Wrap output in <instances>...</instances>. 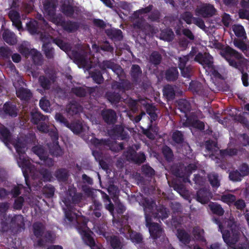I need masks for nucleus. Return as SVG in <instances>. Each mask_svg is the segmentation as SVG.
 Segmentation results:
<instances>
[{
	"label": "nucleus",
	"instance_id": "obj_1",
	"mask_svg": "<svg viewBox=\"0 0 249 249\" xmlns=\"http://www.w3.org/2000/svg\"><path fill=\"white\" fill-rule=\"evenodd\" d=\"M75 188L71 187L66 197L63 198V209L65 215L67 223L74 225L80 234L84 242L89 246L91 249H103L100 244H95L92 236V232L89 230L90 226L87 225V220L83 216L78 215L73 210L72 205L78 204L85 197L81 194H75ZM107 227L105 225L94 226L95 231L99 235L103 236L109 242L112 249H121L123 246V239L116 236H111L106 231Z\"/></svg>",
	"mask_w": 249,
	"mask_h": 249
},
{
	"label": "nucleus",
	"instance_id": "obj_2",
	"mask_svg": "<svg viewBox=\"0 0 249 249\" xmlns=\"http://www.w3.org/2000/svg\"><path fill=\"white\" fill-rule=\"evenodd\" d=\"M214 221L218 225L223 240L228 246L234 249H249V243L245 237H241L239 228L232 218L226 221L224 225L217 219H214Z\"/></svg>",
	"mask_w": 249,
	"mask_h": 249
},
{
	"label": "nucleus",
	"instance_id": "obj_3",
	"mask_svg": "<svg viewBox=\"0 0 249 249\" xmlns=\"http://www.w3.org/2000/svg\"><path fill=\"white\" fill-rule=\"evenodd\" d=\"M35 138L34 134H31L29 137L26 136V138L20 137L18 140L13 142L18 155V158L17 159L18 163L22 169L26 185L29 187L30 190L31 189L27 180V176L30 175L35 178V175L34 167L31 164L29 160L25 157V152L27 149V144L33 142Z\"/></svg>",
	"mask_w": 249,
	"mask_h": 249
},
{
	"label": "nucleus",
	"instance_id": "obj_4",
	"mask_svg": "<svg viewBox=\"0 0 249 249\" xmlns=\"http://www.w3.org/2000/svg\"><path fill=\"white\" fill-rule=\"evenodd\" d=\"M55 0H45L43 4V13L45 17L56 25L62 26L65 30L72 32L78 28L76 23L64 22L61 18L54 15Z\"/></svg>",
	"mask_w": 249,
	"mask_h": 249
},
{
	"label": "nucleus",
	"instance_id": "obj_5",
	"mask_svg": "<svg viewBox=\"0 0 249 249\" xmlns=\"http://www.w3.org/2000/svg\"><path fill=\"white\" fill-rule=\"evenodd\" d=\"M145 212L146 226L149 229L151 236L153 239H156L162 236L161 228L158 224L153 222L151 213L155 207V203L151 199L145 198L142 202Z\"/></svg>",
	"mask_w": 249,
	"mask_h": 249
},
{
	"label": "nucleus",
	"instance_id": "obj_6",
	"mask_svg": "<svg viewBox=\"0 0 249 249\" xmlns=\"http://www.w3.org/2000/svg\"><path fill=\"white\" fill-rule=\"evenodd\" d=\"M40 38L43 42L42 46L43 49L45 53L46 56L48 58H52L53 56V50L49 45L52 41L54 42L61 50H63L66 53L69 50V45L60 39L52 40V38L50 35H46V34L43 35L42 33L40 35Z\"/></svg>",
	"mask_w": 249,
	"mask_h": 249
},
{
	"label": "nucleus",
	"instance_id": "obj_7",
	"mask_svg": "<svg viewBox=\"0 0 249 249\" xmlns=\"http://www.w3.org/2000/svg\"><path fill=\"white\" fill-rule=\"evenodd\" d=\"M221 53L229 62V64L233 67L240 69L246 62V60L242 58L240 54L230 47H226Z\"/></svg>",
	"mask_w": 249,
	"mask_h": 249
},
{
	"label": "nucleus",
	"instance_id": "obj_8",
	"mask_svg": "<svg viewBox=\"0 0 249 249\" xmlns=\"http://www.w3.org/2000/svg\"><path fill=\"white\" fill-rule=\"evenodd\" d=\"M47 121H44V123H41L37 125V129L39 131L42 132H49V134L52 138L53 140H54V143L53 147H50V152L53 155L58 156L62 154V151L60 146L58 145L57 140L58 139V134L55 130V128H50L47 125L46 123H47Z\"/></svg>",
	"mask_w": 249,
	"mask_h": 249
},
{
	"label": "nucleus",
	"instance_id": "obj_9",
	"mask_svg": "<svg viewBox=\"0 0 249 249\" xmlns=\"http://www.w3.org/2000/svg\"><path fill=\"white\" fill-rule=\"evenodd\" d=\"M195 60L203 67L208 74H212L215 76H217L219 75L218 72L213 66V58L209 53H198L196 56Z\"/></svg>",
	"mask_w": 249,
	"mask_h": 249
},
{
	"label": "nucleus",
	"instance_id": "obj_10",
	"mask_svg": "<svg viewBox=\"0 0 249 249\" xmlns=\"http://www.w3.org/2000/svg\"><path fill=\"white\" fill-rule=\"evenodd\" d=\"M55 119L56 121L63 124L75 134H79L80 132H85L89 129V127L86 124H83L80 122L69 124L66 119L60 113L56 114Z\"/></svg>",
	"mask_w": 249,
	"mask_h": 249
},
{
	"label": "nucleus",
	"instance_id": "obj_11",
	"mask_svg": "<svg viewBox=\"0 0 249 249\" xmlns=\"http://www.w3.org/2000/svg\"><path fill=\"white\" fill-rule=\"evenodd\" d=\"M28 45V42H25L21 45L19 47V51L26 57L31 55L34 62L38 64L41 60L40 53L35 49H30L27 47Z\"/></svg>",
	"mask_w": 249,
	"mask_h": 249
},
{
	"label": "nucleus",
	"instance_id": "obj_12",
	"mask_svg": "<svg viewBox=\"0 0 249 249\" xmlns=\"http://www.w3.org/2000/svg\"><path fill=\"white\" fill-rule=\"evenodd\" d=\"M13 84L16 89L17 96L21 100L26 101L31 97L30 91L22 87L24 83L21 79L18 80V83L14 82Z\"/></svg>",
	"mask_w": 249,
	"mask_h": 249
},
{
	"label": "nucleus",
	"instance_id": "obj_13",
	"mask_svg": "<svg viewBox=\"0 0 249 249\" xmlns=\"http://www.w3.org/2000/svg\"><path fill=\"white\" fill-rule=\"evenodd\" d=\"M215 12L213 6L209 4H201L197 6L196 14L203 17L212 16Z\"/></svg>",
	"mask_w": 249,
	"mask_h": 249
},
{
	"label": "nucleus",
	"instance_id": "obj_14",
	"mask_svg": "<svg viewBox=\"0 0 249 249\" xmlns=\"http://www.w3.org/2000/svg\"><path fill=\"white\" fill-rule=\"evenodd\" d=\"M120 231L124 234L126 238L129 237L132 242L135 244L140 243L142 240L141 235L132 231L128 226H125L123 229L121 230Z\"/></svg>",
	"mask_w": 249,
	"mask_h": 249
},
{
	"label": "nucleus",
	"instance_id": "obj_15",
	"mask_svg": "<svg viewBox=\"0 0 249 249\" xmlns=\"http://www.w3.org/2000/svg\"><path fill=\"white\" fill-rule=\"evenodd\" d=\"M124 155L127 160L137 163L143 162L145 160L144 155L143 153L136 154L133 147L130 148Z\"/></svg>",
	"mask_w": 249,
	"mask_h": 249
},
{
	"label": "nucleus",
	"instance_id": "obj_16",
	"mask_svg": "<svg viewBox=\"0 0 249 249\" xmlns=\"http://www.w3.org/2000/svg\"><path fill=\"white\" fill-rule=\"evenodd\" d=\"M33 152L41 160H43L45 164L50 166L53 164V160L50 158L46 156V153L41 145L33 147Z\"/></svg>",
	"mask_w": 249,
	"mask_h": 249
},
{
	"label": "nucleus",
	"instance_id": "obj_17",
	"mask_svg": "<svg viewBox=\"0 0 249 249\" xmlns=\"http://www.w3.org/2000/svg\"><path fill=\"white\" fill-rule=\"evenodd\" d=\"M37 18L38 20V22L36 20H33L27 23L28 30L32 34L37 33L39 24H43L46 28H48L45 21L42 18L41 15H38Z\"/></svg>",
	"mask_w": 249,
	"mask_h": 249
},
{
	"label": "nucleus",
	"instance_id": "obj_18",
	"mask_svg": "<svg viewBox=\"0 0 249 249\" xmlns=\"http://www.w3.org/2000/svg\"><path fill=\"white\" fill-rule=\"evenodd\" d=\"M74 62L79 68H83L87 70L91 68V61L85 55H76L74 58Z\"/></svg>",
	"mask_w": 249,
	"mask_h": 249
},
{
	"label": "nucleus",
	"instance_id": "obj_19",
	"mask_svg": "<svg viewBox=\"0 0 249 249\" xmlns=\"http://www.w3.org/2000/svg\"><path fill=\"white\" fill-rule=\"evenodd\" d=\"M5 115L11 116H16L17 115V109L14 105L6 103L3 106L2 108L0 105V116L4 117Z\"/></svg>",
	"mask_w": 249,
	"mask_h": 249
},
{
	"label": "nucleus",
	"instance_id": "obj_20",
	"mask_svg": "<svg viewBox=\"0 0 249 249\" xmlns=\"http://www.w3.org/2000/svg\"><path fill=\"white\" fill-rule=\"evenodd\" d=\"M190 56H184L179 58V68L182 75L184 77H188L190 75L191 69L189 67H186V62L189 60Z\"/></svg>",
	"mask_w": 249,
	"mask_h": 249
},
{
	"label": "nucleus",
	"instance_id": "obj_21",
	"mask_svg": "<svg viewBox=\"0 0 249 249\" xmlns=\"http://www.w3.org/2000/svg\"><path fill=\"white\" fill-rule=\"evenodd\" d=\"M100 67L102 69H110L118 76H121L123 72L122 69L119 66L108 61H104Z\"/></svg>",
	"mask_w": 249,
	"mask_h": 249
},
{
	"label": "nucleus",
	"instance_id": "obj_22",
	"mask_svg": "<svg viewBox=\"0 0 249 249\" xmlns=\"http://www.w3.org/2000/svg\"><path fill=\"white\" fill-rule=\"evenodd\" d=\"M211 198V194L205 189H200L197 193V200L201 204L208 202Z\"/></svg>",
	"mask_w": 249,
	"mask_h": 249
},
{
	"label": "nucleus",
	"instance_id": "obj_23",
	"mask_svg": "<svg viewBox=\"0 0 249 249\" xmlns=\"http://www.w3.org/2000/svg\"><path fill=\"white\" fill-rule=\"evenodd\" d=\"M140 103L144 106L146 109L147 113L149 115L152 120H155L157 118L156 109L154 106L151 105L149 101H140Z\"/></svg>",
	"mask_w": 249,
	"mask_h": 249
},
{
	"label": "nucleus",
	"instance_id": "obj_24",
	"mask_svg": "<svg viewBox=\"0 0 249 249\" xmlns=\"http://www.w3.org/2000/svg\"><path fill=\"white\" fill-rule=\"evenodd\" d=\"M9 17L13 22V24L18 30L22 28L21 23L19 20V14L14 10H11L9 13Z\"/></svg>",
	"mask_w": 249,
	"mask_h": 249
},
{
	"label": "nucleus",
	"instance_id": "obj_25",
	"mask_svg": "<svg viewBox=\"0 0 249 249\" xmlns=\"http://www.w3.org/2000/svg\"><path fill=\"white\" fill-rule=\"evenodd\" d=\"M102 116L104 120L108 124L114 123L116 119V113L111 109L103 111Z\"/></svg>",
	"mask_w": 249,
	"mask_h": 249
},
{
	"label": "nucleus",
	"instance_id": "obj_26",
	"mask_svg": "<svg viewBox=\"0 0 249 249\" xmlns=\"http://www.w3.org/2000/svg\"><path fill=\"white\" fill-rule=\"evenodd\" d=\"M183 125L188 126H193L194 127L197 128L200 130H202L204 128V124L203 122L198 120H193L189 118H187L186 122L183 123Z\"/></svg>",
	"mask_w": 249,
	"mask_h": 249
},
{
	"label": "nucleus",
	"instance_id": "obj_27",
	"mask_svg": "<svg viewBox=\"0 0 249 249\" xmlns=\"http://www.w3.org/2000/svg\"><path fill=\"white\" fill-rule=\"evenodd\" d=\"M3 38L6 42L11 45H13L17 42L15 35L8 30L3 32Z\"/></svg>",
	"mask_w": 249,
	"mask_h": 249
},
{
	"label": "nucleus",
	"instance_id": "obj_28",
	"mask_svg": "<svg viewBox=\"0 0 249 249\" xmlns=\"http://www.w3.org/2000/svg\"><path fill=\"white\" fill-rule=\"evenodd\" d=\"M31 121L34 124H38L39 121H46L48 117L41 115L36 109H34L31 112Z\"/></svg>",
	"mask_w": 249,
	"mask_h": 249
},
{
	"label": "nucleus",
	"instance_id": "obj_29",
	"mask_svg": "<svg viewBox=\"0 0 249 249\" xmlns=\"http://www.w3.org/2000/svg\"><path fill=\"white\" fill-rule=\"evenodd\" d=\"M93 202V204L90 207V214L92 215H94L96 217H99L101 215L100 210L102 208V205L99 202L96 200H94Z\"/></svg>",
	"mask_w": 249,
	"mask_h": 249
},
{
	"label": "nucleus",
	"instance_id": "obj_30",
	"mask_svg": "<svg viewBox=\"0 0 249 249\" xmlns=\"http://www.w3.org/2000/svg\"><path fill=\"white\" fill-rule=\"evenodd\" d=\"M242 5L244 9L241 10L239 14L240 18L247 19L249 20V0L248 2L243 1Z\"/></svg>",
	"mask_w": 249,
	"mask_h": 249
},
{
	"label": "nucleus",
	"instance_id": "obj_31",
	"mask_svg": "<svg viewBox=\"0 0 249 249\" xmlns=\"http://www.w3.org/2000/svg\"><path fill=\"white\" fill-rule=\"evenodd\" d=\"M0 138L5 144H7V142L10 141L11 135L9 131L1 124H0Z\"/></svg>",
	"mask_w": 249,
	"mask_h": 249
},
{
	"label": "nucleus",
	"instance_id": "obj_32",
	"mask_svg": "<svg viewBox=\"0 0 249 249\" xmlns=\"http://www.w3.org/2000/svg\"><path fill=\"white\" fill-rule=\"evenodd\" d=\"M81 110V107L76 102L69 104L67 107V112L71 115L77 114Z\"/></svg>",
	"mask_w": 249,
	"mask_h": 249
},
{
	"label": "nucleus",
	"instance_id": "obj_33",
	"mask_svg": "<svg viewBox=\"0 0 249 249\" xmlns=\"http://www.w3.org/2000/svg\"><path fill=\"white\" fill-rule=\"evenodd\" d=\"M196 168V166L193 164H190L186 169H185V173L184 175L182 174L178 173L177 175L179 178H184L183 181L184 182H186L188 180V176H189L194 170H195Z\"/></svg>",
	"mask_w": 249,
	"mask_h": 249
},
{
	"label": "nucleus",
	"instance_id": "obj_34",
	"mask_svg": "<svg viewBox=\"0 0 249 249\" xmlns=\"http://www.w3.org/2000/svg\"><path fill=\"white\" fill-rule=\"evenodd\" d=\"M95 191L96 192H97V191ZM97 192H98L99 193H101L102 195V197L103 198L106 209L110 212L111 214L113 216V205L110 202V201L109 199L108 196L106 194L103 193L101 191L98 190L97 191Z\"/></svg>",
	"mask_w": 249,
	"mask_h": 249
},
{
	"label": "nucleus",
	"instance_id": "obj_35",
	"mask_svg": "<svg viewBox=\"0 0 249 249\" xmlns=\"http://www.w3.org/2000/svg\"><path fill=\"white\" fill-rule=\"evenodd\" d=\"M177 236L179 240L183 244H187L190 241L189 235L182 230H178Z\"/></svg>",
	"mask_w": 249,
	"mask_h": 249
},
{
	"label": "nucleus",
	"instance_id": "obj_36",
	"mask_svg": "<svg viewBox=\"0 0 249 249\" xmlns=\"http://www.w3.org/2000/svg\"><path fill=\"white\" fill-rule=\"evenodd\" d=\"M193 234L196 240L205 243L206 240L204 237V231L199 227H196L194 229Z\"/></svg>",
	"mask_w": 249,
	"mask_h": 249
},
{
	"label": "nucleus",
	"instance_id": "obj_37",
	"mask_svg": "<svg viewBox=\"0 0 249 249\" xmlns=\"http://www.w3.org/2000/svg\"><path fill=\"white\" fill-rule=\"evenodd\" d=\"M209 207L213 213L218 215H222L224 212L221 206L217 203L211 202L209 205Z\"/></svg>",
	"mask_w": 249,
	"mask_h": 249
},
{
	"label": "nucleus",
	"instance_id": "obj_38",
	"mask_svg": "<svg viewBox=\"0 0 249 249\" xmlns=\"http://www.w3.org/2000/svg\"><path fill=\"white\" fill-rule=\"evenodd\" d=\"M157 213L154 214L153 218H155L156 217H158L163 219L168 217L169 212L163 206H160L157 209Z\"/></svg>",
	"mask_w": 249,
	"mask_h": 249
},
{
	"label": "nucleus",
	"instance_id": "obj_39",
	"mask_svg": "<svg viewBox=\"0 0 249 249\" xmlns=\"http://www.w3.org/2000/svg\"><path fill=\"white\" fill-rule=\"evenodd\" d=\"M163 95L168 99H172L175 95L174 88L170 85L165 86L163 90Z\"/></svg>",
	"mask_w": 249,
	"mask_h": 249
},
{
	"label": "nucleus",
	"instance_id": "obj_40",
	"mask_svg": "<svg viewBox=\"0 0 249 249\" xmlns=\"http://www.w3.org/2000/svg\"><path fill=\"white\" fill-rule=\"evenodd\" d=\"M178 76L177 69L175 67L169 69L166 73V77L168 80H175Z\"/></svg>",
	"mask_w": 249,
	"mask_h": 249
},
{
	"label": "nucleus",
	"instance_id": "obj_41",
	"mask_svg": "<svg viewBox=\"0 0 249 249\" xmlns=\"http://www.w3.org/2000/svg\"><path fill=\"white\" fill-rule=\"evenodd\" d=\"M221 200L223 202L227 203L229 205H231L234 202H235L236 200V197L233 195L227 194L222 196Z\"/></svg>",
	"mask_w": 249,
	"mask_h": 249
},
{
	"label": "nucleus",
	"instance_id": "obj_42",
	"mask_svg": "<svg viewBox=\"0 0 249 249\" xmlns=\"http://www.w3.org/2000/svg\"><path fill=\"white\" fill-rule=\"evenodd\" d=\"M115 137L118 139H124L125 138V135L123 127L122 125L116 126L114 129Z\"/></svg>",
	"mask_w": 249,
	"mask_h": 249
},
{
	"label": "nucleus",
	"instance_id": "obj_43",
	"mask_svg": "<svg viewBox=\"0 0 249 249\" xmlns=\"http://www.w3.org/2000/svg\"><path fill=\"white\" fill-rule=\"evenodd\" d=\"M232 30L237 36H243L245 34L244 27L240 25H234L232 26Z\"/></svg>",
	"mask_w": 249,
	"mask_h": 249
},
{
	"label": "nucleus",
	"instance_id": "obj_44",
	"mask_svg": "<svg viewBox=\"0 0 249 249\" xmlns=\"http://www.w3.org/2000/svg\"><path fill=\"white\" fill-rule=\"evenodd\" d=\"M40 107L44 111L50 112L51 111L50 104L48 100L43 98L41 99L39 103Z\"/></svg>",
	"mask_w": 249,
	"mask_h": 249
},
{
	"label": "nucleus",
	"instance_id": "obj_45",
	"mask_svg": "<svg viewBox=\"0 0 249 249\" xmlns=\"http://www.w3.org/2000/svg\"><path fill=\"white\" fill-rule=\"evenodd\" d=\"M107 96L108 100L112 104H116L117 103H118L121 100L120 96L118 93H108L107 94Z\"/></svg>",
	"mask_w": 249,
	"mask_h": 249
},
{
	"label": "nucleus",
	"instance_id": "obj_46",
	"mask_svg": "<svg viewBox=\"0 0 249 249\" xmlns=\"http://www.w3.org/2000/svg\"><path fill=\"white\" fill-rule=\"evenodd\" d=\"M152 6L149 5L144 9H141L135 13V16H138V18H142L143 17L147 16V13L150 11L152 9Z\"/></svg>",
	"mask_w": 249,
	"mask_h": 249
},
{
	"label": "nucleus",
	"instance_id": "obj_47",
	"mask_svg": "<svg viewBox=\"0 0 249 249\" xmlns=\"http://www.w3.org/2000/svg\"><path fill=\"white\" fill-rule=\"evenodd\" d=\"M34 233L36 237H39L42 235V231L44 229L43 226L41 223H36L33 226Z\"/></svg>",
	"mask_w": 249,
	"mask_h": 249
},
{
	"label": "nucleus",
	"instance_id": "obj_48",
	"mask_svg": "<svg viewBox=\"0 0 249 249\" xmlns=\"http://www.w3.org/2000/svg\"><path fill=\"white\" fill-rule=\"evenodd\" d=\"M210 182L213 187L217 188L219 186V180L218 176L215 174H211L209 176Z\"/></svg>",
	"mask_w": 249,
	"mask_h": 249
},
{
	"label": "nucleus",
	"instance_id": "obj_49",
	"mask_svg": "<svg viewBox=\"0 0 249 249\" xmlns=\"http://www.w3.org/2000/svg\"><path fill=\"white\" fill-rule=\"evenodd\" d=\"M178 108L181 111L186 112L188 111L190 108L189 104L188 102L184 100H180L178 102Z\"/></svg>",
	"mask_w": 249,
	"mask_h": 249
},
{
	"label": "nucleus",
	"instance_id": "obj_50",
	"mask_svg": "<svg viewBox=\"0 0 249 249\" xmlns=\"http://www.w3.org/2000/svg\"><path fill=\"white\" fill-rule=\"evenodd\" d=\"M56 177L59 180L64 181L68 177L67 171L65 169H59L56 172Z\"/></svg>",
	"mask_w": 249,
	"mask_h": 249
},
{
	"label": "nucleus",
	"instance_id": "obj_51",
	"mask_svg": "<svg viewBox=\"0 0 249 249\" xmlns=\"http://www.w3.org/2000/svg\"><path fill=\"white\" fill-rule=\"evenodd\" d=\"M42 192L47 197H51L53 196L54 194V189L52 186L49 185L43 188Z\"/></svg>",
	"mask_w": 249,
	"mask_h": 249
},
{
	"label": "nucleus",
	"instance_id": "obj_52",
	"mask_svg": "<svg viewBox=\"0 0 249 249\" xmlns=\"http://www.w3.org/2000/svg\"><path fill=\"white\" fill-rule=\"evenodd\" d=\"M243 177L244 176L237 171L231 172L229 175L230 179L234 181H240Z\"/></svg>",
	"mask_w": 249,
	"mask_h": 249
},
{
	"label": "nucleus",
	"instance_id": "obj_53",
	"mask_svg": "<svg viewBox=\"0 0 249 249\" xmlns=\"http://www.w3.org/2000/svg\"><path fill=\"white\" fill-rule=\"evenodd\" d=\"M93 80L97 83H101L103 81V76L101 73L99 71L92 72L90 73Z\"/></svg>",
	"mask_w": 249,
	"mask_h": 249
},
{
	"label": "nucleus",
	"instance_id": "obj_54",
	"mask_svg": "<svg viewBox=\"0 0 249 249\" xmlns=\"http://www.w3.org/2000/svg\"><path fill=\"white\" fill-rule=\"evenodd\" d=\"M39 81L41 86L44 89H48L51 83V80L46 78L44 76L39 77Z\"/></svg>",
	"mask_w": 249,
	"mask_h": 249
},
{
	"label": "nucleus",
	"instance_id": "obj_55",
	"mask_svg": "<svg viewBox=\"0 0 249 249\" xmlns=\"http://www.w3.org/2000/svg\"><path fill=\"white\" fill-rule=\"evenodd\" d=\"M160 56L157 52L153 53L150 57L151 62L155 64H158L160 61Z\"/></svg>",
	"mask_w": 249,
	"mask_h": 249
},
{
	"label": "nucleus",
	"instance_id": "obj_56",
	"mask_svg": "<svg viewBox=\"0 0 249 249\" xmlns=\"http://www.w3.org/2000/svg\"><path fill=\"white\" fill-rule=\"evenodd\" d=\"M62 10L65 15L69 16H71L73 12L72 7L70 5H66V4L62 6Z\"/></svg>",
	"mask_w": 249,
	"mask_h": 249
},
{
	"label": "nucleus",
	"instance_id": "obj_57",
	"mask_svg": "<svg viewBox=\"0 0 249 249\" xmlns=\"http://www.w3.org/2000/svg\"><path fill=\"white\" fill-rule=\"evenodd\" d=\"M206 149L209 151H216L217 147L216 143L214 141H209L206 142Z\"/></svg>",
	"mask_w": 249,
	"mask_h": 249
},
{
	"label": "nucleus",
	"instance_id": "obj_58",
	"mask_svg": "<svg viewBox=\"0 0 249 249\" xmlns=\"http://www.w3.org/2000/svg\"><path fill=\"white\" fill-rule=\"evenodd\" d=\"M163 154L168 160H171L172 158V153L170 148L167 146H164L162 149Z\"/></svg>",
	"mask_w": 249,
	"mask_h": 249
},
{
	"label": "nucleus",
	"instance_id": "obj_59",
	"mask_svg": "<svg viewBox=\"0 0 249 249\" xmlns=\"http://www.w3.org/2000/svg\"><path fill=\"white\" fill-rule=\"evenodd\" d=\"M173 140L176 143H180L183 140L182 135L179 131H176L173 134Z\"/></svg>",
	"mask_w": 249,
	"mask_h": 249
},
{
	"label": "nucleus",
	"instance_id": "obj_60",
	"mask_svg": "<svg viewBox=\"0 0 249 249\" xmlns=\"http://www.w3.org/2000/svg\"><path fill=\"white\" fill-rule=\"evenodd\" d=\"M72 92L78 96H83L86 94L85 90L81 87H76L72 89Z\"/></svg>",
	"mask_w": 249,
	"mask_h": 249
},
{
	"label": "nucleus",
	"instance_id": "obj_61",
	"mask_svg": "<svg viewBox=\"0 0 249 249\" xmlns=\"http://www.w3.org/2000/svg\"><path fill=\"white\" fill-rule=\"evenodd\" d=\"M39 173L44 181H50L51 180L52 176L48 171L42 170Z\"/></svg>",
	"mask_w": 249,
	"mask_h": 249
},
{
	"label": "nucleus",
	"instance_id": "obj_62",
	"mask_svg": "<svg viewBox=\"0 0 249 249\" xmlns=\"http://www.w3.org/2000/svg\"><path fill=\"white\" fill-rule=\"evenodd\" d=\"M12 222L21 226L23 224V217L21 215H16L12 219Z\"/></svg>",
	"mask_w": 249,
	"mask_h": 249
},
{
	"label": "nucleus",
	"instance_id": "obj_63",
	"mask_svg": "<svg viewBox=\"0 0 249 249\" xmlns=\"http://www.w3.org/2000/svg\"><path fill=\"white\" fill-rule=\"evenodd\" d=\"M157 132L158 131L157 130V128L153 130V128L150 127L145 134L149 139H154L155 135L157 134Z\"/></svg>",
	"mask_w": 249,
	"mask_h": 249
},
{
	"label": "nucleus",
	"instance_id": "obj_64",
	"mask_svg": "<svg viewBox=\"0 0 249 249\" xmlns=\"http://www.w3.org/2000/svg\"><path fill=\"white\" fill-rule=\"evenodd\" d=\"M182 18L187 23V24H190L192 23V20H193V19L192 18V16L191 14V13L189 12H186L182 16Z\"/></svg>",
	"mask_w": 249,
	"mask_h": 249
}]
</instances>
